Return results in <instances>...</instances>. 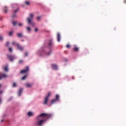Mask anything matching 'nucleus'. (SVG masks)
<instances>
[{
	"label": "nucleus",
	"mask_w": 126,
	"mask_h": 126,
	"mask_svg": "<svg viewBox=\"0 0 126 126\" xmlns=\"http://www.w3.org/2000/svg\"><path fill=\"white\" fill-rule=\"evenodd\" d=\"M4 12H5V13H6V12H7V9L6 8L5 10H4Z\"/></svg>",
	"instance_id": "34"
},
{
	"label": "nucleus",
	"mask_w": 126,
	"mask_h": 126,
	"mask_svg": "<svg viewBox=\"0 0 126 126\" xmlns=\"http://www.w3.org/2000/svg\"><path fill=\"white\" fill-rule=\"evenodd\" d=\"M25 56H28V52H26V53H25Z\"/></svg>",
	"instance_id": "35"
},
{
	"label": "nucleus",
	"mask_w": 126,
	"mask_h": 126,
	"mask_svg": "<svg viewBox=\"0 0 126 126\" xmlns=\"http://www.w3.org/2000/svg\"><path fill=\"white\" fill-rule=\"evenodd\" d=\"M13 46H17V48L18 49V50H19V51H23V49H24V47H22L21 46L19 45V44H18V43H17L16 41H13L12 43Z\"/></svg>",
	"instance_id": "2"
},
{
	"label": "nucleus",
	"mask_w": 126,
	"mask_h": 126,
	"mask_svg": "<svg viewBox=\"0 0 126 126\" xmlns=\"http://www.w3.org/2000/svg\"><path fill=\"white\" fill-rule=\"evenodd\" d=\"M2 122H4V120L3 119L1 120V123H2Z\"/></svg>",
	"instance_id": "38"
},
{
	"label": "nucleus",
	"mask_w": 126,
	"mask_h": 126,
	"mask_svg": "<svg viewBox=\"0 0 126 126\" xmlns=\"http://www.w3.org/2000/svg\"><path fill=\"white\" fill-rule=\"evenodd\" d=\"M7 58L8 59H9V60H10L11 62L14 61V60L16 59V57H15V56L13 55H7Z\"/></svg>",
	"instance_id": "5"
},
{
	"label": "nucleus",
	"mask_w": 126,
	"mask_h": 126,
	"mask_svg": "<svg viewBox=\"0 0 126 126\" xmlns=\"http://www.w3.org/2000/svg\"><path fill=\"white\" fill-rule=\"evenodd\" d=\"M13 17H15V15H13Z\"/></svg>",
	"instance_id": "40"
},
{
	"label": "nucleus",
	"mask_w": 126,
	"mask_h": 126,
	"mask_svg": "<svg viewBox=\"0 0 126 126\" xmlns=\"http://www.w3.org/2000/svg\"><path fill=\"white\" fill-rule=\"evenodd\" d=\"M33 17H34V14H31L30 15V17L28 18V21L30 25H32V24H34V23L32 21Z\"/></svg>",
	"instance_id": "3"
},
{
	"label": "nucleus",
	"mask_w": 126,
	"mask_h": 126,
	"mask_svg": "<svg viewBox=\"0 0 126 126\" xmlns=\"http://www.w3.org/2000/svg\"><path fill=\"white\" fill-rule=\"evenodd\" d=\"M49 101V98H47V97L44 98V104L45 105H47L48 104V101Z\"/></svg>",
	"instance_id": "10"
},
{
	"label": "nucleus",
	"mask_w": 126,
	"mask_h": 126,
	"mask_svg": "<svg viewBox=\"0 0 126 126\" xmlns=\"http://www.w3.org/2000/svg\"><path fill=\"white\" fill-rule=\"evenodd\" d=\"M5 8H6V6H5Z\"/></svg>",
	"instance_id": "42"
},
{
	"label": "nucleus",
	"mask_w": 126,
	"mask_h": 126,
	"mask_svg": "<svg viewBox=\"0 0 126 126\" xmlns=\"http://www.w3.org/2000/svg\"><path fill=\"white\" fill-rule=\"evenodd\" d=\"M29 71V68L28 67V66H27L26 69H24L21 71V73L22 74L26 73V72H27V71Z\"/></svg>",
	"instance_id": "8"
},
{
	"label": "nucleus",
	"mask_w": 126,
	"mask_h": 126,
	"mask_svg": "<svg viewBox=\"0 0 126 126\" xmlns=\"http://www.w3.org/2000/svg\"><path fill=\"white\" fill-rule=\"evenodd\" d=\"M17 36L19 38H21V37H23V34L22 33H19L17 34Z\"/></svg>",
	"instance_id": "14"
},
{
	"label": "nucleus",
	"mask_w": 126,
	"mask_h": 126,
	"mask_svg": "<svg viewBox=\"0 0 126 126\" xmlns=\"http://www.w3.org/2000/svg\"><path fill=\"white\" fill-rule=\"evenodd\" d=\"M23 61H22V60H20V61H19L20 63H23Z\"/></svg>",
	"instance_id": "37"
},
{
	"label": "nucleus",
	"mask_w": 126,
	"mask_h": 126,
	"mask_svg": "<svg viewBox=\"0 0 126 126\" xmlns=\"http://www.w3.org/2000/svg\"><path fill=\"white\" fill-rule=\"evenodd\" d=\"M52 117L51 114H47L45 113H42L36 117V122L35 124V126H42L44 125V123L46 122L45 119H49Z\"/></svg>",
	"instance_id": "1"
},
{
	"label": "nucleus",
	"mask_w": 126,
	"mask_h": 126,
	"mask_svg": "<svg viewBox=\"0 0 126 126\" xmlns=\"http://www.w3.org/2000/svg\"><path fill=\"white\" fill-rule=\"evenodd\" d=\"M13 25H14V26H15V25H16V24H17V22H13L12 23Z\"/></svg>",
	"instance_id": "22"
},
{
	"label": "nucleus",
	"mask_w": 126,
	"mask_h": 126,
	"mask_svg": "<svg viewBox=\"0 0 126 126\" xmlns=\"http://www.w3.org/2000/svg\"><path fill=\"white\" fill-rule=\"evenodd\" d=\"M37 20H40V19H41V16H38L37 17Z\"/></svg>",
	"instance_id": "29"
},
{
	"label": "nucleus",
	"mask_w": 126,
	"mask_h": 126,
	"mask_svg": "<svg viewBox=\"0 0 126 126\" xmlns=\"http://www.w3.org/2000/svg\"><path fill=\"white\" fill-rule=\"evenodd\" d=\"M53 45V42H52V41H50L49 44V45L50 46V47H51V46H52Z\"/></svg>",
	"instance_id": "23"
},
{
	"label": "nucleus",
	"mask_w": 126,
	"mask_h": 126,
	"mask_svg": "<svg viewBox=\"0 0 126 126\" xmlns=\"http://www.w3.org/2000/svg\"><path fill=\"white\" fill-rule=\"evenodd\" d=\"M27 77V75H25V76H24L22 78V80H24L25 79H26Z\"/></svg>",
	"instance_id": "19"
},
{
	"label": "nucleus",
	"mask_w": 126,
	"mask_h": 126,
	"mask_svg": "<svg viewBox=\"0 0 126 126\" xmlns=\"http://www.w3.org/2000/svg\"><path fill=\"white\" fill-rule=\"evenodd\" d=\"M26 28L28 31V33H30L31 32V28L29 27H27Z\"/></svg>",
	"instance_id": "13"
},
{
	"label": "nucleus",
	"mask_w": 126,
	"mask_h": 126,
	"mask_svg": "<svg viewBox=\"0 0 126 126\" xmlns=\"http://www.w3.org/2000/svg\"><path fill=\"white\" fill-rule=\"evenodd\" d=\"M9 51H10L11 53H12V48H11V47H10V48H9Z\"/></svg>",
	"instance_id": "28"
},
{
	"label": "nucleus",
	"mask_w": 126,
	"mask_h": 126,
	"mask_svg": "<svg viewBox=\"0 0 126 126\" xmlns=\"http://www.w3.org/2000/svg\"><path fill=\"white\" fill-rule=\"evenodd\" d=\"M7 77V75L2 74L1 73H0V79H2L3 78H6Z\"/></svg>",
	"instance_id": "7"
},
{
	"label": "nucleus",
	"mask_w": 126,
	"mask_h": 126,
	"mask_svg": "<svg viewBox=\"0 0 126 126\" xmlns=\"http://www.w3.org/2000/svg\"><path fill=\"white\" fill-rule=\"evenodd\" d=\"M40 53H41V51L39 50L38 52H37V54L39 55L40 54Z\"/></svg>",
	"instance_id": "36"
},
{
	"label": "nucleus",
	"mask_w": 126,
	"mask_h": 126,
	"mask_svg": "<svg viewBox=\"0 0 126 126\" xmlns=\"http://www.w3.org/2000/svg\"><path fill=\"white\" fill-rule=\"evenodd\" d=\"M33 86V84H30V83H27L26 87L28 88L32 87Z\"/></svg>",
	"instance_id": "12"
},
{
	"label": "nucleus",
	"mask_w": 126,
	"mask_h": 126,
	"mask_svg": "<svg viewBox=\"0 0 126 126\" xmlns=\"http://www.w3.org/2000/svg\"><path fill=\"white\" fill-rule=\"evenodd\" d=\"M27 115H28V117H34V115H35V113H34L33 112L29 111L28 112Z\"/></svg>",
	"instance_id": "6"
},
{
	"label": "nucleus",
	"mask_w": 126,
	"mask_h": 126,
	"mask_svg": "<svg viewBox=\"0 0 126 126\" xmlns=\"http://www.w3.org/2000/svg\"><path fill=\"white\" fill-rule=\"evenodd\" d=\"M0 40L1 41H2L3 40V37L1 36H0Z\"/></svg>",
	"instance_id": "26"
},
{
	"label": "nucleus",
	"mask_w": 126,
	"mask_h": 126,
	"mask_svg": "<svg viewBox=\"0 0 126 126\" xmlns=\"http://www.w3.org/2000/svg\"><path fill=\"white\" fill-rule=\"evenodd\" d=\"M52 67L54 70H57V69H58V65L56 64H53L52 65Z\"/></svg>",
	"instance_id": "9"
},
{
	"label": "nucleus",
	"mask_w": 126,
	"mask_h": 126,
	"mask_svg": "<svg viewBox=\"0 0 126 126\" xmlns=\"http://www.w3.org/2000/svg\"><path fill=\"white\" fill-rule=\"evenodd\" d=\"M2 93V91H0V94H1Z\"/></svg>",
	"instance_id": "39"
},
{
	"label": "nucleus",
	"mask_w": 126,
	"mask_h": 126,
	"mask_svg": "<svg viewBox=\"0 0 126 126\" xmlns=\"http://www.w3.org/2000/svg\"><path fill=\"white\" fill-rule=\"evenodd\" d=\"M4 70H5V71H8V67H7V66H6L4 68Z\"/></svg>",
	"instance_id": "18"
},
{
	"label": "nucleus",
	"mask_w": 126,
	"mask_h": 126,
	"mask_svg": "<svg viewBox=\"0 0 126 126\" xmlns=\"http://www.w3.org/2000/svg\"><path fill=\"white\" fill-rule=\"evenodd\" d=\"M50 96H51L50 92L48 93V94L45 96V98H47L48 99H49V98L50 97Z\"/></svg>",
	"instance_id": "15"
},
{
	"label": "nucleus",
	"mask_w": 126,
	"mask_h": 126,
	"mask_svg": "<svg viewBox=\"0 0 126 126\" xmlns=\"http://www.w3.org/2000/svg\"><path fill=\"white\" fill-rule=\"evenodd\" d=\"M22 91H23L22 89H20V90L19 91V94H18L19 96H20L21 95V94H22Z\"/></svg>",
	"instance_id": "16"
},
{
	"label": "nucleus",
	"mask_w": 126,
	"mask_h": 126,
	"mask_svg": "<svg viewBox=\"0 0 126 126\" xmlns=\"http://www.w3.org/2000/svg\"><path fill=\"white\" fill-rule=\"evenodd\" d=\"M17 84H16V83H13V87H17Z\"/></svg>",
	"instance_id": "20"
},
{
	"label": "nucleus",
	"mask_w": 126,
	"mask_h": 126,
	"mask_svg": "<svg viewBox=\"0 0 126 126\" xmlns=\"http://www.w3.org/2000/svg\"><path fill=\"white\" fill-rule=\"evenodd\" d=\"M18 26H20V27H21V26H23V23H19Z\"/></svg>",
	"instance_id": "21"
},
{
	"label": "nucleus",
	"mask_w": 126,
	"mask_h": 126,
	"mask_svg": "<svg viewBox=\"0 0 126 126\" xmlns=\"http://www.w3.org/2000/svg\"><path fill=\"white\" fill-rule=\"evenodd\" d=\"M73 50H74V51H75V52H76V51H78V48L76 46H75Z\"/></svg>",
	"instance_id": "17"
},
{
	"label": "nucleus",
	"mask_w": 126,
	"mask_h": 126,
	"mask_svg": "<svg viewBox=\"0 0 126 126\" xmlns=\"http://www.w3.org/2000/svg\"><path fill=\"white\" fill-rule=\"evenodd\" d=\"M1 86V85H0V88Z\"/></svg>",
	"instance_id": "41"
},
{
	"label": "nucleus",
	"mask_w": 126,
	"mask_h": 126,
	"mask_svg": "<svg viewBox=\"0 0 126 126\" xmlns=\"http://www.w3.org/2000/svg\"><path fill=\"white\" fill-rule=\"evenodd\" d=\"M26 4H27V5H29L30 4V2L26 1Z\"/></svg>",
	"instance_id": "24"
},
{
	"label": "nucleus",
	"mask_w": 126,
	"mask_h": 126,
	"mask_svg": "<svg viewBox=\"0 0 126 126\" xmlns=\"http://www.w3.org/2000/svg\"><path fill=\"white\" fill-rule=\"evenodd\" d=\"M35 32H38V29L37 28H35L34 30Z\"/></svg>",
	"instance_id": "33"
},
{
	"label": "nucleus",
	"mask_w": 126,
	"mask_h": 126,
	"mask_svg": "<svg viewBox=\"0 0 126 126\" xmlns=\"http://www.w3.org/2000/svg\"><path fill=\"white\" fill-rule=\"evenodd\" d=\"M8 46H9V42H7L6 44V46L8 47Z\"/></svg>",
	"instance_id": "31"
},
{
	"label": "nucleus",
	"mask_w": 126,
	"mask_h": 126,
	"mask_svg": "<svg viewBox=\"0 0 126 126\" xmlns=\"http://www.w3.org/2000/svg\"><path fill=\"white\" fill-rule=\"evenodd\" d=\"M52 54V52L50 51L48 53L46 54V56H50V54Z\"/></svg>",
	"instance_id": "25"
},
{
	"label": "nucleus",
	"mask_w": 126,
	"mask_h": 126,
	"mask_svg": "<svg viewBox=\"0 0 126 126\" xmlns=\"http://www.w3.org/2000/svg\"><path fill=\"white\" fill-rule=\"evenodd\" d=\"M57 39L58 42H61V34H60V33H58Z\"/></svg>",
	"instance_id": "11"
},
{
	"label": "nucleus",
	"mask_w": 126,
	"mask_h": 126,
	"mask_svg": "<svg viewBox=\"0 0 126 126\" xmlns=\"http://www.w3.org/2000/svg\"><path fill=\"white\" fill-rule=\"evenodd\" d=\"M66 47L67 48H70V45L69 44H68L66 46Z\"/></svg>",
	"instance_id": "27"
},
{
	"label": "nucleus",
	"mask_w": 126,
	"mask_h": 126,
	"mask_svg": "<svg viewBox=\"0 0 126 126\" xmlns=\"http://www.w3.org/2000/svg\"><path fill=\"white\" fill-rule=\"evenodd\" d=\"M18 10H19L18 8L16 10H15L14 11V13H16V12H17V11H18Z\"/></svg>",
	"instance_id": "32"
},
{
	"label": "nucleus",
	"mask_w": 126,
	"mask_h": 126,
	"mask_svg": "<svg viewBox=\"0 0 126 126\" xmlns=\"http://www.w3.org/2000/svg\"><path fill=\"white\" fill-rule=\"evenodd\" d=\"M12 34H13L12 32H10L9 33V36H11V35H12Z\"/></svg>",
	"instance_id": "30"
},
{
	"label": "nucleus",
	"mask_w": 126,
	"mask_h": 126,
	"mask_svg": "<svg viewBox=\"0 0 126 126\" xmlns=\"http://www.w3.org/2000/svg\"><path fill=\"white\" fill-rule=\"evenodd\" d=\"M56 98L52 100L50 105L55 104V103H57V102L60 101V96L58 95V94L56 95Z\"/></svg>",
	"instance_id": "4"
}]
</instances>
